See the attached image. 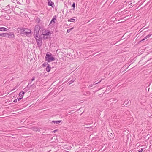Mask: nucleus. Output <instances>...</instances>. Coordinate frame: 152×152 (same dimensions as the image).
I'll use <instances>...</instances> for the list:
<instances>
[{"mask_svg":"<svg viewBox=\"0 0 152 152\" xmlns=\"http://www.w3.org/2000/svg\"><path fill=\"white\" fill-rule=\"evenodd\" d=\"M52 54L50 52H48L45 56V60L48 62L52 61L55 60L54 57L52 56Z\"/></svg>","mask_w":152,"mask_h":152,"instance_id":"1","label":"nucleus"},{"mask_svg":"<svg viewBox=\"0 0 152 152\" xmlns=\"http://www.w3.org/2000/svg\"><path fill=\"white\" fill-rule=\"evenodd\" d=\"M42 35H39L37 37H35L37 43L38 47H40L42 44V39L41 36Z\"/></svg>","mask_w":152,"mask_h":152,"instance_id":"2","label":"nucleus"},{"mask_svg":"<svg viewBox=\"0 0 152 152\" xmlns=\"http://www.w3.org/2000/svg\"><path fill=\"white\" fill-rule=\"evenodd\" d=\"M18 29L20 30V34L26 36H28V32L25 31L26 30L28 29V28L22 27V28H18Z\"/></svg>","mask_w":152,"mask_h":152,"instance_id":"3","label":"nucleus"},{"mask_svg":"<svg viewBox=\"0 0 152 152\" xmlns=\"http://www.w3.org/2000/svg\"><path fill=\"white\" fill-rule=\"evenodd\" d=\"M76 77L75 76L74 77H70L69 79H68V81L70 80L68 83L69 85H70L75 81V80L76 79Z\"/></svg>","mask_w":152,"mask_h":152,"instance_id":"4","label":"nucleus"},{"mask_svg":"<svg viewBox=\"0 0 152 152\" xmlns=\"http://www.w3.org/2000/svg\"><path fill=\"white\" fill-rule=\"evenodd\" d=\"M6 36L5 37H8L10 38H12L14 37V35L13 32L6 33Z\"/></svg>","mask_w":152,"mask_h":152,"instance_id":"5","label":"nucleus"},{"mask_svg":"<svg viewBox=\"0 0 152 152\" xmlns=\"http://www.w3.org/2000/svg\"><path fill=\"white\" fill-rule=\"evenodd\" d=\"M56 17H57L56 15L53 16L51 21H50V23L49 25H50L51 24H52L53 25L55 23L56 21Z\"/></svg>","mask_w":152,"mask_h":152,"instance_id":"6","label":"nucleus"},{"mask_svg":"<svg viewBox=\"0 0 152 152\" xmlns=\"http://www.w3.org/2000/svg\"><path fill=\"white\" fill-rule=\"evenodd\" d=\"M43 31H44L42 32V35H43L48 36L49 35L51 34L50 31H47L45 30H43Z\"/></svg>","mask_w":152,"mask_h":152,"instance_id":"7","label":"nucleus"},{"mask_svg":"<svg viewBox=\"0 0 152 152\" xmlns=\"http://www.w3.org/2000/svg\"><path fill=\"white\" fill-rule=\"evenodd\" d=\"M48 1V5L53 7L55 6L54 3L52 2L51 0H47Z\"/></svg>","mask_w":152,"mask_h":152,"instance_id":"8","label":"nucleus"},{"mask_svg":"<svg viewBox=\"0 0 152 152\" xmlns=\"http://www.w3.org/2000/svg\"><path fill=\"white\" fill-rule=\"evenodd\" d=\"M39 30H37V29H36V28H35V29L34 30V37H37V36H38V34L39 33Z\"/></svg>","mask_w":152,"mask_h":152,"instance_id":"9","label":"nucleus"},{"mask_svg":"<svg viewBox=\"0 0 152 152\" xmlns=\"http://www.w3.org/2000/svg\"><path fill=\"white\" fill-rule=\"evenodd\" d=\"M9 30L5 27H0V31H8Z\"/></svg>","mask_w":152,"mask_h":152,"instance_id":"10","label":"nucleus"},{"mask_svg":"<svg viewBox=\"0 0 152 152\" xmlns=\"http://www.w3.org/2000/svg\"><path fill=\"white\" fill-rule=\"evenodd\" d=\"M29 129H30L32 130H34L36 131H38L37 128L34 126H29Z\"/></svg>","mask_w":152,"mask_h":152,"instance_id":"11","label":"nucleus"},{"mask_svg":"<svg viewBox=\"0 0 152 152\" xmlns=\"http://www.w3.org/2000/svg\"><path fill=\"white\" fill-rule=\"evenodd\" d=\"M51 69V67H50V65H48V66H47V67L46 68V71L48 72H49Z\"/></svg>","mask_w":152,"mask_h":152,"instance_id":"12","label":"nucleus"},{"mask_svg":"<svg viewBox=\"0 0 152 152\" xmlns=\"http://www.w3.org/2000/svg\"><path fill=\"white\" fill-rule=\"evenodd\" d=\"M25 93V92H24V91H21L19 93V95L20 97H22Z\"/></svg>","mask_w":152,"mask_h":152,"instance_id":"13","label":"nucleus"},{"mask_svg":"<svg viewBox=\"0 0 152 152\" xmlns=\"http://www.w3.org/2000/svg\"><path fill=\"white\" fill-rule=\"evenodd\" d=\"M61 120L53 121H52V122L54 123H56V124H59L60 122H61Z\"/></svg>","mask_w":152,"mask_h":152,"instance_id":"14","label":"nucleus"},{"mask_svg":"<svg viewBox=\"0 0 152 152\" xmlns=\"http://www.w3.org/2000/svg\"><path fill=\"white\" fill-rule=\"evenodd\" d=\"M49 65V64L48 63L45 62L42 64V66L44 67H47V66Z\"/></svg>","mask_w":152,"mask_h":152,"instance_id":"15","label":"nucleus"},{"mask_svg":"<svg viewBox=\"0 0 152 152\" xmlns=\"http://www.w3.org/2000/svg\"><path fill=\"white\" fill-rule=\"evenodd\" d=\"M5 12L8 14H10L11 13V11L10 9H9L7 10H5Z\"/></svg>","mask_w":152,"mask_h":152,"instance_id":"16","label":"nucleus"},{"mask_svg":"<svg viewBox=\"0 0 152 152\" xmlns=\"http://www.w3.org/2000/svg\"><path fill=\"white\" fill-rule=\"evenodd\" d=\"M6 33H0V36H3V37H5L6 36Z\"/></svg>","mask_w":152,"mask_h":152,"instance_id":"17","label":"nucleus"},{"mask_svg":"<svg viewBox=\"0 0 152 152\" xmlns=\"http://www.w3.org/2000/svg\"><path fill=\"white\" fill-rule=\"evenodd\" d=\"M40 28V27L39 25H37L35 26V28H36L37 30H38L39 31Z\"/></svg>","mask_w":152,"mask_h":152,"instance_id":"18","label":"nucleus"},{"mask_svg":"<svg viewBox=\"0 0 152 152\" xmlns=\"http://www.w3.org/2000/svg\"><path fill=\"white\" fill-rule=\"evenodd\" d=\"M73 27H72L71 28L67 29V32L68 33H69L71 31V30L73 29Z\"/></svg>","mask_w":152,"mask_h":152,"instance_id":"19","label":"nucleus"},{"mask_svg":"<svg viewBox=\"0 0 152 152\" xmlns=\"http://www.w3.org/2000/svg\"><path fill=\"white\" fill-rule=\"evenodd\" d=\"M75 3H73L72 5V6L73 7V10H75Z\"/></svg>","mask_w":152,"mask_h":152,"instance_id":"20","label":"nucleus"},{"mask_svg":"<svg viewBox=\"0 0 152 152\" xmlns=\"http://www.w3.org/2000/svg\"><path fill=\"white\" fill-rule=\"evenodd\" d=\"M75 20V19L73 18H71L70 19H69L68 21L73 22Z\"/></svg>","mask_w":152,"mask_h":152,"instance_id":"21","label":"nucleus"},{"mask_svg":"<svg viewBox=\"0 0 152 152\" xmlns=\"http://www.w3.org/2000/svg\"><path fill=\"white\" fill-rule=\"evenodd\" d=\"M48 36H45L43 35V38L45 39H46L48 38Z\"/></svg>","mask_w":152,"mask_h":152,"instance_id":"22","label":"nucleus"},{"mask_svg":"<svg viewBox=\"0 0 152 152\" xmlns=\"http://www.w3.org/2000/svg\"><path fill=\"white\" fill-rule=\"evenodd\" d=\"M152 35V33H150L149 34L146 36L148 38H149Z\"/></svg>","mask_w":152,"mask_h":152,"instance_id":"23","label":"nucleus"},{"mask_svg":"<svg viewBox=\"0 0 152 152\" xmlns=\"http://www.w3.org/2000/svg\"><path fill=\"white\" fill-rule=\"evenodd\" d=\"M152 35V33H150L149 34L146 36L148 38H149Z\"/></svg>","mask_w":152,"mask_h":152,"instance_id":"24","label":"nucleus"},{"mask_svg":"<svg viewBox=\"0 0 152 152\" xmlns=\"http://www.w3.org/2000/svg\"><path fill=\"white\" fill-rule=\"evenodd\" d=\"M101 81L100 80V81H99V82H97V83H96V82H94V83H93V85L94 86L95 85L97 84L98 83H100Z\"/></svg>","mask_w":152,"mask_h":152,"instance_id":"25","label":"nucleus"},{"mask_svg":"<svg viewBox=\"0 0 152 152\" xmlns=\"http://www.w3.org/2000/svg\"><path fill=\"white\" fill-rule=\"evenodd\" d=\"M23 97L22 96V97H18L17 98V99H18V101H20V100L21 99L23 98Z\"/></svg>","mask_w":152,"mask_h":152,"instance_id":"26","label":"nucleus"},{"mask_svg":"<svg viewBox=\"0 0 152 152\" xmlns=\"http://www.w3.org/2000/svg\"><path fill=\"white\" fill-rule=\"evenodd\" d=\"M129 101L127 100L126 101H125L124 103L125 104H127L129 103Z\"/></svg>","mask_w":152,"mask_h":152,"instance_id":"27","label":"nucleus"},{"mask_svg":"<svg viewBox=\"0 0 152 152\" xmlns=\"http://www.w3.org/2000/svg\"><path fill=\"white\" fill-rule=\"evenodd\" d=\"M144 148H141V149L138 152H142V150Z\"/></svg>","mask_w":152,"mask_h":152,"instance_id":"28","label":"nucleus"},{"mask_svg":"<svg viewBox=\"0 0 152 152\" xmlns=\"http://www.w3.org/2000/svg\"><path fill=\"white\" fill-rule=\"evenodd\" d=\"M16 88V87H15L13 89L11 90L10 92H11L12 91H13V90H15Z\"/></svg>","mask_w":152,"mask_h":152,"instance_id":"29","label":"nucleus"},{"mask_svg":"<svg viewBox=\"0 0 152 152\" xmlns=\"http://www.w3.org/2000/svg\"><path fill=\"white\" fill-rule=\"evenodd\" d=\"M16 88V87H15L13 89L11 90L10 92H11L12 91H13V90H15Z\"/></svg>","mask_w":152,"mask_h":152,"instance_id":"30","label":"nucleus"},{"mask_svg":"<svg viewBox=\"0 0 152 152\" xmlns=\"http://www.w3.org/2000/svg\"><path fill=\"white\" fill-rule=\"evenodd\" d=\"M17 99H15L13 101V102L15 103H16L17 102Z\"/></svg>","mask_w":152,"mask_h":152,"instance_id":"31","label":"nucleus"},{"mask_svg":"<svg viewBox=\"0 0 152 152\" xmlns=\"http://www.w3.org/2000/svg\"><path fill=\"white\" fill-rule=\"evenodd\" d=\"M93 84H91L90 85H89L88 87H92L93 86Z\"/></svg>","mask_w":152,"mask_h":152,"instance_id":"32","label":"nucleus"},{"mask_svg":"<svg viewBox=\"0 0 152 152\" xmlns=\"http://www.w3.org/2000/svg\"><path fill=\"white\" fill-rule=\"evenodd\" d=\"M5 10H4L3 9L2 10V11L1 12H5Z\"/></svg>","mask_w":152,"mask_h":152,"instance_id":"33","label":"nucleus"},{"mask_svg":"<svg viewBox=\"0 0 152 152\" xmlns=\"http://www.w3.org/2000/svg\"><path fill=\"white\" fill-rule=\"evenodd\" d=\"M35 77H33L31 79V81H33L35 79Z\"/></svg>","mask_w":152,"mask_h":152,"instance_id":"34","label":"nucleus"},{"mask_svg":"<svg viewBox=\"0 0 152 152\" xmlns=\"http://www.w3.org/2000/svg\"><path fill=\"white\" fill-rule=\"evenodd\" d=\"M145 40V38H143V39L142 40H141L140 41L141 42V41H144V40Z\"/></svg>","mask_w":152,"mask_h":152,"instance_id":"35","label":"nucleus"},{"mask_svg":"<svg viewBox=\"0 0 152 152\" xmlns=\"http://www.w3.org/2000/svg\"><path fill=\"white\" fill-rule=\"evenodd\" d=\"M145 39H147L148 38L147 37V36H146V37H145L144 38Z\"/></svg>","mask_w":152,"mask_h":152,"instance_id":"36","label":"nucleus"},{"mask_svg":"<svg viewBox=\"0 0 152 152\" xmlns=\"http://www.w3.org/2000/svg\"><path fill=\"white\" fill-rule=\"evenodd\" d=\"M111 135H113V134L112 133H111L110 134V136H111Z\"/></svg>","mask_w":152,"mask_h":152,"instance_id":"37","label":"nucleus"},{"mask_svg":"<svg viewBox=\"0 0 152 152\" xmlns=\"http://www.w3.org/2000/svg\"><path fill=\"white\" fill-rule=\"evenodd\" d=\"M29 31H30V32H29V33H31V30H30L29 29Z\"/></svg>","mask_w":152,"mask_h":152,"instance_id":"38","label":"nucleus"},{"mask_svg":"<svg viewBox=\"0 0 152 152\" xmlns=\"http://www.w3.org/2000/svg\"><path fill=\"white\" fill-rule=\"evenodd\" d=\"M149 88H148V91H149Z\"/></svg>","mask_w":152,"mask_h":152,"instance_id":"39","label":"nucleus"},{"mask_svg":"<svg viewBox=\"0 0 152 152\" xmlns=\"http://www.w3.org/2000/svg\"><path fill=\"white\" fill-rule=\"evenodd\" d=\"M148 88V87H147L146 88V90H148V89H147V88Z\"/></svg>","mask_w":152,"mask_h":152,"instance_id":"40","label":"nucleus"},{"mask_svg":"<svg viewBox=\"0 0 152 152\" xmlns=\"http://www.w3.org/2000/svg\"><path fill=\"white\" fill-rule=\"evenodd\" d=\"M148 88V87H147L146 88V90H148V89H147V88Z\"/></svg>","mask_w":152,"mask_h":152,"instance_id":"41","label":"nucleus"},{"mask_svg":"<svg viewBox=\"0 0 152 152\" xmlns=\"http://www.w3.org/2000/svg\"><path fill=\"white\" fill-rule=\"evenodd\" d=\"M28 85H27V87L28 88Z\"/></svg>","mask_w":152,"mask_h":152,"instance_id":"42","label":"nucleus"},{"mask_svg":"<svg viewBox=\"0 0 152 152\" xmlns=\"http://www.w3.org/2000/svg\"><path fill=\"white\" fill-rule=\"evenodd\" d=\"M26 91V90H25L24 91V92H25V93Z\"/></svg>","mask_w":152,"mask_h":152,"instance_id":"43","label":"nucleus"},{"mask_svg":"<svg viewBox=\"0 0 152 152\" xmlns=\"http://www.w3.org/2000/svg\"><path fill=\"white\" fill-rule=\"evenodd\" d=\"M7 8H5V9H6V10H7Z\"/></svg>","mask_w":152,"mask_h":152,"instance_id":"44","label":"nucleus"},{"mask_svg":"<svg viewBox=\"0 0 152 152\" xmlns=\"http://www.w3.org/2000/svg\"><path fill=\"white\" fill-rule=\"evenodd\" d=\"M27 1H27V0H26V2L27 3Z\"/></svg>","mask_w":152,"mask_h":152,"instance_id":"45","label":"nucleus"},{"mask_svg":"<svg viewBox=\"0 0 152 152\" xmlns=\"http://www.w3.org/2000/svg\"><path fill=\"white\" fill-rule=\"evenodd\" d=\"M7 6H8V7L10 6V5H7Z\"/></svg>","mask_w":152,"mask_h":152,"instance_id":"46","label":"nucleus"},{"mask_svg":"<svg viewBox=\"0 0 152 152\" xmlns=\"http://www.w3.org/2000/svg\"><path fill=\"white\" fill-rule=\"evenodd\" d=\"M56 130H55L54 131V132H56Z\"/></svg>","mask_w":152,"mask_h":152,"instance_id":"47","label":"nucleus"},{"mask_svg":"<svg viewBox=\"0 0 152 152\" xmlns=\"http://www.w3.org/2000/svg\"><path fill=\"white\" fill-rule=\"evenodd\" d=\"M28 97H27V98H26V99H28Z\"/></svg>","mask_w":152,"mask_h":152,"instance_id":"48","label":"nucleus"},{"mask_svg":"<svg viewBox=\"0 0 152 152\" xmlns=\"http://www.w3.org/2000/svg\"><path fill=\"white\" fill-rule=\"evenodd\" d=\"M1 38H0V39H1Z\"/></svg>","mask_w":152,"mask_h":152,"instance_id":"49","label":"nucleus"}]
</instances>
